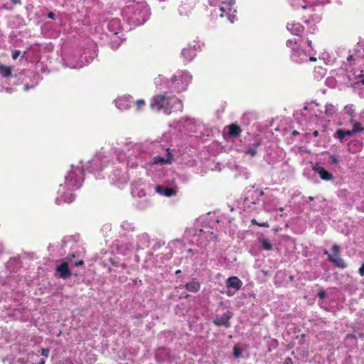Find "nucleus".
<instances>
[{"mask_svg":"<svg viewBox=\"0 0 364 364\" xmlns=\"http://www.w3.org/2000/svg\"><path fill=\"white\" fill-rule=\"evenodd\" d=\"M151 108L155 111H162L168 114L172 111H181L182 103L176 97H167L165 95L159 94L154 96L151 99Z\"/></svg>","mask_w":364,"mask_h":364,"instance_id":"nucleus-1","label":"nucleus"},{"mask_svg":"<svg viewBox=\"0 0 364 364\" xmlns=\"http://www.w3.org/2000/svg\"><path fill=\"white\" fill-rule=\"evenodd\" d=\"M191 80V75L183 71H178L172 77L169 87L173 91L181 92L185 90Z\"/></svg>","mask_w":364,"mask_h":364,"instance_id":"nucleus-2","label":"nucleus"},{"mask_svg":"<svg viewBox=\"0 0 364 364\" xmlns=\"http://www.w3.org/2000/svg\"><path fill=\"white\" fill-rule=\"evenodd\" d=\"M235 4V0H226L224 1L218 9H216L214 12L216 14L220 15V17L227 16L228 20L231 22H234L235 13L236 10L232 7Z\"/></svg>","mask_w":364,"mask_h":364,"instance_id":"nucleus-3","label":"nucleus"},{"mask_svg":"<svg viewBox=\"0 0 364 364\" xmlns=\"http://www.w3.org/2000/svg\"><path fill=\"white\" fill-rule=\"evenodd\" d=\"M296 44L297 43L293 41L292 40H288L287 41V46L289 48H291L293 50L292 54L291 55L292 60L297 63H301L307 60L309 54L303 50L297 49L295 47Z\"/></svg>","mask_w":364,"mask_h":364,"instance_id":"nucleus-4","label":"nucleus"},{"mask_svg":"<svg viewBox=\"0 0 364 364\" xmlns=\"http://www.w3.org/2000/svg\"><path fill=\"white\" fill-rule=\"evenodd\" d=\"M82 172L80 168H76L68 176H66V184L70 188H78L81 185Z\"/></svg>","mask_w":364,"mask_h":364,"instance_id":"nucleus-5","label":"nucleus"},{"mask_svg":"<svg viewBox=\"0 0 364 364\" xmlns=\"http://www.w3.org/2000/svg\"><path fill=\"white\" fill-rule=\"evenodd\" d=\"M242 286V282L237 277H229L226 281L227 295L231 296L239 291Z\"/></svg>","mask_w":364,"mask_h":364,"instance_id":"nucleus-6","label":"nucleus"},{"mask_svg":"<svg viewBox=\"0 0 364 364\" xmlns=\"http://www.w3.org/2000/svg\"><path fill=\"white\" fill-rule=\"evenodd\" d=\"M312 169L317 173L319 177L323 181H331L333 179V176L318 164L314 165Z\"/></svg>","mask_w":364,"mask_h":364,"instance_id":"nucleus-7","label":"nucleus"},{"mask_svg":"<svg viewBox=\"0 0 364 364\" xmlns=\"http://www.w3.org/2000/svg\"><path fill=\"white\" fill-rule=\"evenodd\" d=\"M167 154L165 157L161 156H156L152 159V160L149 162L151 165H155V164H168L171 162V155L169 152V149H168L166 150Z\"/></svg>","mask_w":364,"mask_h":364,"instance_id":"nucleus-8","label":"nucleus"},{"mask_svg":"<svg viewBox=\"0 0 364 364\" xmlns=\"http://www.w3.org/2000/svg\"><path fill=\"white\" fill-rule=\"evenodd\" d=\"M56 271L60 278L66 279L71 274L70 271L68 268V264L65 262H62L59 265L56 267Z\"/></svg>","mask_w":364,"mask_h":364,"instance_id":"nucleus-9","label":"nucleus"},{"mask_svg":"<svg viewBox=\"0 0 364 364\" xmlns=\"http://www.w3.org/2000/svg\"><path fill=\"white\" fill-rule=\"evenodd\" d=\"M155 189L159 194L166 197H170L176 194V190L173 188L157 186Z\"/></svg>","mask_w":364,"mask_h":364,"instance_id":"nucleus-10","label":"nucleus"},{"mask_svg":"<svg viewBox=\"0 0 364 364\" xmlns=\"http://www.w3.org/2000/svg\"><path fill=\"white\" fill-rule=\"evenodd\" d=\"M231 314L229 311H227L225 314H224L220 317H218L214 320V323H215L217 326H229V320L231 318Z\"/></svg>","mask_w":364,"mask_h":364,"instance_id":"nucleus-11","label":"nucleus"},{"mask_svg":"<svg viewBox=\"0 0 364 364\" xmlns=\"http://www.w3.org/2000/svg\"><path fill=\"white\" fill-rule=\"evenodd\" d=\"M328 259L340 268H345L346 267V263L345 262L344 259L341 258L338 255H335L333 256L328 254Z\"/></svg>","mask_w":364,"mask_h":364,"instance_id":"nucleus-12","label":"nucleus"},{"mask_svg":"<svg viewBox=\"0 0 364 364\" xmlns=\"http://www.w3.org/2000/svg\"><path fill=\"white\" fill-rule=\"evenodd\" d=\"M115 103H116V106L119 109H122V110L127 109L130 107V102L129 100V98L127 97H118L116 100Z\"/></svg>","mask_w":364,"mask_h":364,"instance_id":"nucleus-13","label":"nucleus"},{"mask_svg":"<svg viewBox=\"0 0 364 364\" xmlns=\"http://www.w3.org/2000/svg\"><path fill=\"white\" fill-rule=\"evenodd\" d=\"M287 29L294 35L299 36L303 32V27L299 23H290L287 26Z\"/></svg>","mask_w":364,"mask_h":364,"instance_id":"nucleus-14","label":"nucleus"},{"mask_svg":"<svg viewBox=\"0 0 364 364\" xmlns=\"http://www.w3.org/2000/svg\"><path fill=\"white\" fill-rule=\"evenodd\" d=\"M108 28L111 32L114 34H117L121 29V25L119 20L112 19L108 23Z\"/></svg>","mask_w":364,"mask_h":364,"instance_id":"nucleus-15","label":"nucleus"},{"mask_svg":"<svg viewBox=\"0 0 364 364\" xmlns=\"http://www.w3.org/2000/svg\"><path fill=\"white\" fill-rule=\"evenodd\" d=\"M183 56L187 60H191L196 55V50L193 47H188L182 50Z\"/></svg>","mask_w":364,"mask_h":364,"instance_id":"nucleus-16","label":"nucleus"},{"mask_svg":"<svg viewBox=\"0 0 364 364\" xmlns=\"http://www.w3.org/2000/svg\"><path fill=\"white\" fill-rule=\"evenodd\" d=\"M228 130V134L232 136H240L242 130L240 127L235 124H232L227 127Z\"/></svg>","mask_w":364,"mask_h":364,"instance_id":"nucleus-17","label":"nucleus"},{"mask_svg":"<svg viewBox=\"0 0 364 364\" xmlns=\"http://www.w3.org/2000/svg\"><path fill=\"white\" fill-rule=\"evenodd\" d=\"M186 289L191 292H197L200 289V284L197 282L193 281L190 283H188L185 286Z\"/></svg>","mask_w":364,"mask_h":364,"instance_id":"nucleus-18","label":"nucleus"},{"mask_svg":"<svg viewBox=\"0 0 364 364\" xmlns=\"http://www.w3.org/2000/svg\"><path fill=\"white\" fill-rule=\"evenodd\" d=\"M147 13V9L144 4H137L136 9L134 12V15L136 16H144L145 14Z\"/></svg>","mask_w":364,"mask_h":364,"instance_id":"nucleus-19","label":"nucleus"},{"mask_svg":"<svg viewBox=\"0 0 364 364\" xmlns=\"http://www.w3.org/2000/svg\"><path fill=\"white\" fill-rule=\"evenodd\" d=\"M0 75L3 77H9L11 75V68L9 66L0 65Z\"/></svg>","mask_w":364,"mask_h":364,"instance_id":"nucleus-20","label":"nucleus"},{"mask_svg":"<svg viewBox=\"0 0 364 364\" xmlns=\"http://www.w3.org/2000/svg\"><path fill=\"white\" fill-rule=\"evenodd\" d=\"M336 134H337V136L338 138L340 139V140H342L343 139H344L346 136H351L353 135V132H351V130H348V131H343L342 129H339L336 132Z\"/></svg>","mask_w":364,"mask_h":364,"instance_id":"nucleus-21","label":"nucleus"},{"mask_svg":"<svg viewBox=\"0 0 364 364\" xmlns=\"http://www.w3.org/2000/svg\"><path fill=\"white\" fill-rule=\"evenodd\" d=\"M352 123H353V129L351 130V132H353V134H354L357 132H360L364 131V128L363 127H361L360 123L355 122L354 121Z\"/></svg>","mask_w":364,"mask_h":364,"instance_id":"nucleus-22","label":"nucleus"},{"mask_svg":"<svg viewBox=\"0 0 364 364\" xmlns=\"http://www.w3.org/2000/svg\"><path fill=\"white\" fill-rule=\"evenodd\" d=\"M345 112L346 114L350 115L351 117L350 122H353L354 121L353 119V114H354V109L351 105L346 106L345 107Z\"/></svg>","mask_w":364,"mask_h":364,"instance_id":"nucleus-23","label":"nucleus"},{"mask_svg":"<svg viewBox=\"0 0 364 364\" xmlns=\"http://www.w3.org/2000/svg\"><path fill=\"white\" fill-rule=\"evenodd\" d=\"M259 144H260L259 143H256V144H255L253 145V147L248 149L245 151V154H250V155H252V156H255V155H256V154H257L256 148H257Z\"/></svg>","mask_w":364,"mask_h":364,"instance_id":"nucleus-24","label":"nucleus"},{"mask_svg":"<svg viewBox=\"0 0 364 364\" xmlns=\"http://www.w3.org/2000/svg\"><path fill=\"white\" fill-rule=\"evenodd\" d=\"M335 111L336 109L333 105L329 104L326 106L325 112L327 115H332L335 112Z\"/></svg>","mask_w":364,"mask_h":364,"instance_id":"nucleus-25","label":"nucleus"},{"mask_svg":"<svg viewBox=\"0 0 364 364\" xmlns=\"http://www.w3.org/2000/svg\"><path fill=\"white\" fill-rule=\"evenodd\" d=\"M262 247L265 250H271L272 249V244L267 240H263L261 242Z\"/></svg>","mask_w":364,"mask_h":364,"instance_id":"nucleus-26","label":"nucleus"},{"mask_svg":"<svg viewBox=\"0 0 364 364\" xmlns=\"http://www.w3.org/2000/svg\"><path fill=\"white\" fill-rule=\"evenodd\" d=\"M291 1L292 6L296 8L301 7L302 9H306L307 7L306 5L301 4L300 0H291Z\"/></svg>","mask_w":364,"mask_h":364,"instance_id":"nucleus-27","label":"nucleus"},{"mask_svg":"<svg viewBox=\"0 0 364 364\" xmlns=\"http://www.w3.org/2000/svg\"><path fill=\"white\" fill-rule=\"evenodd\" d=\"M168 353V350H166V348H159L157 350L156 355L157 358H159V357H161V355H162L164 354L167 355Z\"/></svg>","mask_w":364,"mask_h":364,"instance_id":"nucleus-28","label":"nucleus"},{"mask_svg":"<svg viewBox=\"0 0 364 364\" xmlns=\"http://www.w3.org/2000/svg\"><path fill=\"white\" fill-rule=\"evenodd\" d=\"M145 102L144 100H138L136 101V105L137 109H140L143 106H144Z\"/></svg>","mask_w":364,"mask_h":364,"instance_id":"nucleus-29","label":"nucleus"},{"mask_svg":"<svg viewBox=\"0 0 364 364\" xmlns=\"http://www.w3.org/2000/svg\"><path fill=\"white\" fill-rule=\"evenodd\" d=\"M41 355L44 357H48L49 355V349L48 348H42L41 349Z\"/></svg>","mask_w":364,"mask_h":364,"instance_id":"nucleus-30","label":"nucleus"},{"mask_svg":"<svg viewBox=\"0 0 364 364\" xmlns=\"http://www.w3.org/2000/svg\"><path fill=\"white\" fill-rule=\"evenodd\" d=\"M19 55H20V51H19V50H14V51L13 52V53H12V58H13L14 60H16V59H17V58L19 56Z\"/></svg>","mask_w":364,"mask_h":364,"instance_id":"nucleus-31","label":"nucleus"},{"mask_svg":"<svg viewBox=\"0 0 364 364\" xmlns=\"http://www.w3.org/2000/svg\"><path fill=\"white\" fill-rule=\"evenodd\" d=\"M241 355V352H240V350L237 348H234V355L235 357L236 358H239Z\"/></svg>","mask_w":364,"mask_h":364,"instance_id":"nucleus-32","label":"nucleus"},{"mask_svg":"<svg viewBox=\"0 0 364 364\" xmlns=\"http://www.w3.org/2000/svg\"><path fill=\"white\" fill-rule=\"evenodd\" d=\"M332 250L336 253L335 255H338V252L340 250V247L337 245H333L332 247Z\"/></svg>","mask_w":364,"mask_h":364,"instance_id":"nucleus-33","label":"nucleus"},{"mask_svg":"<svg viewBox=\"0 0 364 364\" xmlns=\"http://www.w3.org/2000/svg\"><path fill=\"white\" fill-rule=\"evenodd\" d=\"M73 199H74V197H73V194H69V197L68 198L63 199V200L66 203H70L73 200Z\"/></svg>","mask_w":364,"mask_h":364,"instance_id":"nucleus-34","label":"nucleus"},{"mask_svg":"<svg viewBox=\"0 0 364 364\" xmlns=\"http://www.w3.org/2000/svg\"><path fill=\"white\" fill-rule=\"evenodd\" d=\"M358 272L360 276H364V262L361 264L360 267L359 268Z\"/></svg>","mask_w":364,"mask_h":364,"instance_id":"nucleus-35","label":"nucleus"},{"mask_svg":"<svg viewBox=\"0 0 364 364\" xmlns=\"http://www.w3.org/2000/svg\"><path fill=\"white\" fill-rule=\"evenodd\" d=\"M331 159L333 163H334V164H338V159L336 156L332 155L331 156Z\"/></svg>","mask_w":364,"mask_h":364,"instance_id":"nucleus-36","label":"nucleus"},{"mask_svg":"<svg viewBox=\"0 0 364 364\" xmlns=\"http://www.w3.org/2000/svg\"><path fill=\"white\" fill-rule=\"evenodd\" d=\"M318 295L320 299H324L326 296V292L324 291H319Z\"/></svg>","mask_w":364,"mask_h":364,"instance_id":"nucleus-37","label":"nucleus"},{"mask_svg":"<svg viewBox=\"0 0 364 364\" xmlns=\"http://www.w3.org/2000/svg\"><path fill=\"white\" fill-rule=\"evenodd\" d=\"M258 225L260 226V227H264V228H269V223L267 221H266L264 223H259Z\"/></svg>","mask_w":364,"mask_h":364,"instance_id":"nucleus-38","label":"nucleus"},{"mask_svg":"<svg viewBox=\"0 0 364 364\" xmlns=\"http://www.w3.org/2000/svg\"><path fill=\"white\" fill-rule=\"evenodd\" d=\"M48 17L50 19H53L55 17V14L53 12H49L48 14Z\"/></svg>","mask_w":364,"mask_h":364,"instance_id":"nucleus-39","label":"nucleus"},{"mask_svg":"<svg viewBox=\"0 0 364 364\" xmlns=\"http://www.w3.org/2000/svg\"><path fill=\"white\" fill-rule=\"evenodd\" d=\"M83 261L82 260H80L77 262L75 263V266H80V265H82L83 264Z\"/></svg>","mask_w":364,"mask_h":364,"instance_id":"nucleus-40","label":"nucleus"},{"mask_svg":"<svg viewBox=\"0 0 364 364\" xmlns=\"http://www.w3.org/2000/svg\"><path fill=\"white\" fill-rule=\"evenodd\" d=\"M309 60L314 62L316 60V58L315 57H309Z\"/></svg>","mask_w":364,"mask_h":364,"instance_id":"nucleus-41","label":"nucleus"},{"mask_svg":"<svg viewBox=\"0 0 364 364\" xmlns=\"http://www.w3.org/2000/svg\"><path fill=\"white\" fill-rule=\"evenodd\" d=\"M313 135L316 137L318 135V131H314Z\"/></svg>","mask_w":364,"mask_h":364,"instance_id":"nucleus-42","label":"nucleus"},{"mask_svg":"<svg viewBox=\"0 0 364 364\" xmlns=\"http://www.w3.org/2000/svg\"><path fill=\"white\" fill-rule=\"evenodd\" d=\"M251 222H252V223H253V224H257V225H258V224H259L258 223H257V221H256V220H255V219H252V220H251Z\"/></svg>","mask_w":364,"mask_h":364,"instance_id":"nucleus-43","label":"nucleus"},{"mask_svg":"<svg viewBox=\"0 0 364 364\" xmlns=\"http://www.w3.org/2000/svg\"><path fill=\"white\" fill-rule=\"evenodd\" d=\"M29 90V87L28 85H25L24 90L28 91Z\"/></svg>","mask_w":364,"mask_h":364,"instance_id":"nucleus-44","label":"nucleus"},{"mask_svg":"<svg viewBox=\"0 0 364 364\" xmlns=\"http://www.w3.org/2000/svg\"><path fill=\"white\" fill-rule=\"evenodd\" d=\"M308 199H309V201H312V200H314V197H312V196H309V197L308 198Z\"/></svg>","mask_w":364,"mask_h":364,"instance_id":"nucleus-45","label":"nucleus"},{"mask_svg":"<svg viewBox=\"0 0 364 364\" xmlns=\"http://www.w3.org/2000/svg\"><path fill=\"white\" fill-rule=\"evenodd\" d=\"M293 135H296V134H298L299 133L296 132V131H294L292 132Z\"/></svg>","mask_w":364,"mask_h":364,"instance_id":"nucleus-46","label":"nucleus"},{"mask_svg":"<svg viewBox=\"0 0 364 364\" xmlns=\"http://www.w3.org/2000/svg\"><path fill=\"white\" fill-rule=\"evenodd\" d=\"M308 44H309V46L311 48V41H308Z\"/></svg>","mask_w":364,"mask_h":364,"instance_id":"nucleus-47","label":"nucleus"},{"mask_svg":"<svg viewBox=\"0 0 364 364\" xmlns=\"http://www.w3.org/2000/svg\"><path fill=\"white\" fill-rule=\"evenodd\" d=\"M279 210H280L281 211H282V210H283V208H279Z\"/></svg>","mask_w":364,"mask_h":364,"instance_id":"nucleus-48","label":"nucleus"}]
</instances>
